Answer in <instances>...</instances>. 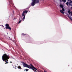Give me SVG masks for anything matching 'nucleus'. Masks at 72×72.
Listing matches in <instances>:
<instances>
[{"instance_id": "f257e3e1", "label": "nucleus", "mask_w": 72, "mask_h": 72, "mask_svg": "<svg viewBox=\"0 0 72 72\" xmlns=\"http://www.w3.org/2000/svg\"><path fill=\"white\" fill-rule=\"evenodd\" d=\"M10 58L9 57V55H7L5 53L2 56V59L3 61L5 62V64H7L8 63V61Z\"/></svg>"}, {"instance_id": "f03ea898", "label": "nucleus", "mask_w": 72, "mask_h": 72, "mask_svg": "<svg viewBox=\"0 0 72 72\" xmlns=\"http://www.w3.org/2000/svg\"><path fill=\"white\" fill-rule=\"evenodd\" d=\"M23 66L24 67H26L29 69L32 68V69L33 70V71H34V72L35 71L36 72H37V69L36 68H35L32 64H30L31 66H30L27 65L26 64L23 63Z\"/></svg>"}, {"instance_id": "7ed1b4c3", "label": "nucleus", "mask_w": 72, "mask_h": 72, "mask_svg": "<svg viewBox=\"0 0 72 72\" xmlns=\"http://www.w3.org/2000/svg\"><path fill=\"white\" fill-rule=\"evenodd\" d=\"M32 2L31 3L32 6H34L35 5V4L36 3H39V0H32Z\"/></svg>"}, {"instance_id": "20e7f679", "label": "nucleus", "mask_w": 72, "mask_h": 72, "mask_svg": "<svg viewBox=\"0 0 72 72\" xmlns=\"http://www.w3.org/2000/svg\"><path fill=\"white\" fill-rule=\"evenodd\" d=\"M28 12V11L27 10H25L23 12V13L22 14V17H23V16H24V17L23 19V21H24V20L25 19V15H24V13H27Z\"/></svg>"}, {"instance_id": "39448f33", "label": "nucleus", "mask_w": 72, "mask_h": 72, "mask_svg": "<svg viewBox=\"0 0 72 72\" xmlns=\"http://www.w3.org/2000/svg\"><path fill=\"white\" fill-rule=\"evenodd\" d=\"M68 3L69 5H72V1L71 0H68V3H66V5H68Z\"/></svg>"}, {"instance_id": "423d86ee", "label": "nucleus", "mask_w": 72, "mask_h": 72, "mask_svg": "<svg viewBox=\"0 0 72 72\" xmlns=\"http://www.w3.org/2000/svg\"><path fill=\"white\" fill-rule=\"evenodd\" d=\"M6 29H9L10 30H11L12 28L10 27H9V24H6Z\"/></svg>"}, {"instance_id": "0eeeda50", "label": "nucleus", "mask_w": 72, "mask_h": 72, "mask_svg": "<svg viewBox=\"0 0 72 72\" xmlns=\"http://www.w3.org/2000/svg\"><path fill=\"white\" fill-rule=\"evenodd\" d=\"M64 11H65V10L64 8L62 9V10H60V12L62 14H64Z\"/></svg>"}, {"instance_id": "6e6552de", "label": "nucleus", "mask_w": 72, "mask_h": 72, "mask_svg": "<svg viewBox=\"0 0 72 72\" xmlns=\"http://www.w3.org/2000/svg\"><path fill=\"white\" fill-rule=\"evenodd\" d=\"M68 13L70 14V15L72 16V12H71V11L69 10L68 11Z\"/></svg>"}, {"instance_id": "1a4fd4ad", "label": "nucleus", "mask_w": 72, "mask_h": 72, "mask_svg": "<svg viewBox=\"0 0 72 72\" xmlns=\"http://www.w3.org/2000/svg\"><path fill=\"white\" fill-rule=\"evenodd\" d=\"M60 8H62V9H64V6H63V5L62 4H60Z\"/></svg>"}, {"instance_id": "9d476101", "label": "nucleus", "mask_w": 72, "mask_h": 72, "mask_svg": "<svg viewBox=\"0 0 72 72\" xmlns=\"http://www.w3.org/2000/svg\"><path fill=\"white\" fill-rule=\"evenodd\" d=\"M60 2H62V1H63V2H64L65 3L66 1V0H60Z\"/></svg>"}, {"instance_id": "9b49d317", "label": "nucleus", "mask_w": 72, "mask_h": 72, "mask_svg": "<svg viewBox=\"0 0 72 72\" xmlns=\"http://www.w3.org/2000/svg\"><path fill=\"white\" fill-rule=\"evenodd\" d=\"M17 68H19V69H21V68L20 66H18Z\"/></svg>"}, {"instance_id": "f8f14e48", "label": "nucleus", "mask_w": 72, "mask_h": 72, "mask_svg": "<svg viewBox=\"0 0 72 72\" xmlns=\"http://www.w3.org/2000/svg\"><path fill=\"white\" fill-rule=\"evenodd\" d=\"M25 71H28V69H25Z\"/></svg>"}, {"instance_id": "ddd939ff", "label": "nucleus", "mask_w": 72, "mask_h": 72, "mask_svg": "<svg viewBox=\"0 0 72 72\" xmlns=\"http://www.w3.org/2000/svg\"><path fill=\"white\" fill-rule=\"evenodd\" d=\"M69 17V18H70V19H71V20H72V17Z\"/></svg>"}, {"instance_id": "4468645a", "label": "nucleus", "mask_w": 72, "mask_h": 72, "mask_svg": "<svg viewBox=\"0 0 72 72\" xmlns=\"http://www.w3.org/2000/svg\"><path fill=\"white\" fill-rule=\"evenodd\" d=\"M21 21H19L18 23H21Z\"/></svg>"}, {"instance_id": "2eb2a0df", "label": "nucleus", "mask_w": 72, "mask_h": 72, "mask_svg": "<svg viewBox=\"0 0 72 72\" xmlns=\"http://www.w3.org/2000/svg\"><path fill=\"white\" fill-rule=\"evenodd\" d=\"M22 35H25V34H24V33L22 34Z\"/></svg>"}, {"instance_id": "dca6fc26", "label": "nucleus", "mask_w": 72, "mask_h": 72, "mask_svg": "<svg viewBox=\"0 0 72 72\" xmlns=\"http://www.w3.org/2000/svg\"><path fill=\"white\" fill-rule=\"evenodd\" d=\"M8 39H10V37H8Z\"/></svg>"}, {"instance_id": "f3484780", "label": "nucleus", "mask_w": 72, "mask_h": 72, "mask_svg": "<svg viewBox=\"0 0 72 72\" xmlns=\"http://www.w3.org/2000/svg\"><path fill=\"white\" fill-rule=\"evenodd\" d=\"M2 26L3 27H4L3 25H2Z\"/></svg>"}, {"instance_id": "a211bd4d", "label": "nucleus", "mask_w": 72, "mask_h": 72, "mask_svg": "<svg viewBox=\"0 0 72 72\" xmlns=\"http://www.w3.org/2000/svg\"><path fill=\"white\" fill-rule=\"evenodd\" d=\"M10 63H12V62H10Z\"/></svg>"}, {"instance_id": "6ab92c4d", "label": "nucleus", "mask_w": 72, "mask_h": 72, "mask_svg": "<svg viewBox=\"0 0 72 72\" xmlns=\"http://www.w3.org/2000/svg\"><path fill=\"white\" fill-rule=\"evenodd\" d=\"M44 72H45V71H44Z\"/></svg>"}]
</instances>
